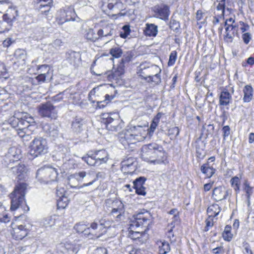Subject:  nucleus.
<instances>
[{"label": "nucleus", "instance_id": "f257e3e1", "mask_svg": "<svg viewBox=\"0 0 254 254\" xmlns=\"http://www.w3.org/2000/svg\"><path fill=\"white\" fill-rule=\"evenodd\" d=\"M151 216L148 211L137 214L130 221L128 236L131 239L142 244L148 239V226L151 222Z\"/></svg>", "mask_w": 254, "mask_h": 254}, {"label": "nucleus", "instance_id": "f03ea898", "mask_svg": "<svg viewBox=\"0 0 254 254\" xmlns=\"http://www.w3.org/2000/svg\"><path fill=\"white\" fill-rule=\"evenodd\" d=\"M148 134L146 124L131 126L128 129L120 134L119 141L125 148H127L131 144L143 141Z\"/></svg>", "mask_w": 254, "mask_h": 254}, {"label": "nucleus", "instance_id": "7ed1b4c3", "mask_svg": "<svg viewBox=\"0 0 254 254\" xmlns=\"http://www.w3.org/2000/svg\"><path fill=\"white\" fill-rule=\"evenodd\" d=\"M9 123L13 128H15L19 137L29 138L35 121L32 116L26 114L20 119L14 116L11 117Z\"/></svg>", "mask_w": 254, "mask_h": 254}, {"label": "nucleus", "instance_id": "20e7f679", "mask_svg": "<svg viewBox=\"0 0 254 254\" xmlns=\"http://www.w3.org/2000/svg\"><path fill=\"white\" fill-rule=\"evenodd\" d=\"M27 187L26 183H19L15 186L14 190L10 194L11 210H15L19 208H21L24 212L29 210L24 199Z\"/></svg>", "mask_w": 254, "mask_h": 254}, {"label": "nucleus", "instance_id": "39448f33", "mask_svg": "<svg viewBox=\"0 0 254 254\" xmlns=\"http://www.w3.org/2000/svg\"><path fill=\"white\" fill-rule=\"evenodd\" d=\"M48 149L47 140L42 137H37L30 142L29 151L31 156L36 157L48 153Z\"/></svg>", "mask_w": 254, "mask_h": 254}, {"label": "nucleus", "instance_id": "423d86ee", "mask_svg": "<svg viewBox=\"0 0 254 254\" xmlns=\"http://www.w3.org/2000/svg\"><path fill=\"white\" fill-rule=\"evenodd\" d=\"M76 180L78 182L83 181L89 182L84 183L80 187H84L92 185L97 180V177L93 174L90 172H86L84 171H80L70 175L68 177V184L71 187H74L72 185L73 182Z\"/></svg>", "mask_w": 254, "mask_h": 254}, {"label": "nucleus", "instance_id": "0eeeda50", "mask_svg": "<svg viewBox=\"0 0 254 254\" xmlns=\"http://www.w3.org/2000/svg\"><path fill=\"white\" fill-rule=\"evenodd\" d=\"M57 176L56 169L50 166H44L39 169L36 175V178L39 181L46 184L56 181Z\"/></svg>", "mask_w": 254, "mask_h": 254}, {"label": "nucleus", "instance_id": "6e6552de", "mask_svg": "<svg viewBox=\"0 0 254 254\" xmlns=\"http://www.w3.org/2000/svg\"><path fill=\"white\" fill-rule=\"evenodd\" d=\"M102 122L109 130L118 131L122 127L123 123L118 114H104L102 115Z\"/></svg>", "mask_w": 254, "mask_h": 254}, {"label": "nucleus", "instance_id": "1a4fd4ad", "mask_svg": "<svg viewBox=\"0 0 254 254\" xmlns=\"http://www.w3.org/2000/svg\"><path fill=\"white\" fill-rule=\"evenodd\" d=\"M157 149H161V145L155 143L143 145L141 150V158L146 162L151 163L154 159L155 154Z\"/></svg>", "mask_w": 254, "mask_h": 254}, {"label": "nucleus", "instance_id": "9d476101", "mask_svg": "<svg viewBox=\"0 0 254 254\" xmlns=\"http://www.w3.org/2000/svg\"><path fill=\"white\" fill-rule=\"evenodd\" d=\"M102 8L104 11L120 14L124 9V5L121 0H102Z\"/></svg>", "mask_w": 254, "mask_h": 254}, {"label": "nucleus", "instance_id": "9b49d317", "mask_svg": "<svg viewBox=\"0 0 254 254\" xmlns=\"http://www.w3.org/2000/svg\"><path fill=\"white\" fill-rule=\"evenodd\" d=\"M88 237L90 239H96L101 237L106 232V229L102 223L98 224L95 222L88 225L87 231Z\"/></svg>", "mask_w": 254, "mask_h": 254}, {"label": "nucleus", "instance_id": "f8f14e48", "mask_svg": "<svg viewBox=\"0 0 254 254\" xmlns=\"http://www.w3.org/2000/svg\"><path fill=\"white\" fill-rule=\"evenodd\" d=\"M1 5V9L8 7L6 13L3 15V19L7 22V24H12L13 20L17 16V10L15 7L9 6V2L7 0L0 1V5Z\"/></svg>", "mask_w": 254, "mask_h": 254}, {"label": "nucleus", "instance_id": "ddd939ff", "mask_svg": "<svg viewBox=\"0 0 254 254\" xmlns=\"http://www.w3.org/2000/svg\"><path fill=\"white\" fill-rule=\"evenodd\" d=\"M38 112L42 117L52 119H55L57 117V111L55 107L50 103H46L39 106Z\"/></svg>", "mask_w": 254, "mask_h": 254}, {"label": "nucleus", "instance_id": "4468645a", "mask_svg": "<svg viewBox=\"0 0 254 254\" xmlns=\"http://www.w3.org/2000/svg\"><path fill=\"white\" fill-rule=\"evenodd\" d=\"M31 227L30 225H18L13 228L12 235L16 240H21L27 236Z\"/></svg>", "mask_w": 254, "mask_h": 254}, {"label": "nucleus", "instance_id": "2eb2a0df", "mask_svg": "<svg viewBox=\"0 0 254 254\" xmlns=\"http://www.w3.org/2000/svg\"><path fill=\"white\" fill-rule=\"evenodd\" d=\"M60 13L61 17L58 18V23L60 24L71 20H75L76 13L74 8L71 6L67 7L66 9L61 10Z\"/></svg>", "mask_w": 254, "mask_h": 254}, {"label": "nucleus", "instance_id": "dca6fc26", "mask_svg": "<svg viewBox=\"0 0 254 254\" xmlns=\"http://www.w3.org/2000/svg\"><path fill=\"white\" fill-rule=\"evenodd\" d=\"M161 69L157 65H154L147 67H140L138 69L137 73L138 76L141 78L148 80L151 75L153 74L155 72H161Z\"/></svg>", "mask_w": 254, "mask_h": 254}, {"label": "nucleus", "instance_id": "f3484780", "mask_svg": "<svg viewBox=\"0 0 254 254\" xmlns=\"http://www.w3.org/2000/svg\"><path fill=\"white\" fill-rule=\"evenodd\" d=\"M154 16L157 18L166 20L169 15V7L165 4L157 5L153 7Z\"/></svg>", "mask_w": 254, "mask_h": 254}, {"label": "nucleus", "instance_id": "a211bd4d", "mask_svg": "<svg viewBox=\"0 0 254 254\" xmlns=\"http://www.w3.org/2000/svg\"><path fill=\"white\" fill-rule=\"evenodd\" d=\"M231 193V190H226L223 187H219L213 190L212 196L215 200L220 201L226 199Z\"/></svg>", "mask_w": 254, "mask_h": 254}, {"label": "nucleus", "instance_id": "6ab92c4d", "mask_svg": "<svg viewBox=\"0 0 254 254\" xmlns=\"http://www.w3.org/2000/svg\"><path fill=\"white\" fill-rule=\"evenodd\" d=\"M113 208L111 211V215L115 217L116 221L119 222L123 216L124 212V205L123 203L119 200L114 201L113 203Z\"/></svg>", "mask_w": 254, "mask_h": 254}, {"label": "nucleus", "instance_id": "aec40b11", "mask_svg": "<svg viewBox=\"0 0 254 254\" xmlns=\"http://www.w3.org/2000/svg\"><path fill=\"white\" fill-rule=\"evenodd\" d=\"M21 157L20 150L13 146L9 148L7 153L5 156V160L6 162H14L19 160Z\"/></svg>", "mask_w": 254, "mask_h": 254}, {"label": "nucleus", "instance_id": "412c9836", "mask_svg": "<svg viewBox=\"0 0 254 254\" xmlns=\"http://www.w3.org/2000/svg\"><path fill=\"white\" fill-rule=\"evenodd\" d=\"M225 33L224 40L228 43H232L236 34L238 33L236 25H225Z\"/></svg>", "mask_w": 254, "mask_h": 254}, {"label": "nucleus", "instance_id": "4be33fe9", "mask_svg": "<svg viewBox=\"0 0 254 254\" xmlns=\"http://www.w3.org/2000/svg\"><path fill=\"white\" fill-rule=\"evenodd\" d=\"M154 159L152 163L154 164H160L165 163L167 160V154L164 150L163 147L161 145V149H157L156 151Z\"/></svg>", "mask_w": 254, "mask_h": 254}, {"label": "nucleus", "instance_id": "5701e85b", "mask_svg": "<svg viewBox=\"0 0 254 254\" xmlns=\"http://www.w3.org/2000/svg\"><path fill=\"white\" fill-rule=\"evenodd\" d=\"M114 31L113 26L112 24H109L106 26L102 27L98 31L99 39L107 38L108 41L106 43H107L113 34Z\"/></svg>", "mask_w": 254, "mask_h": 254}, {"label": "nucleus", "instance_id": "b1692460", "mask_svg": "<svg viewBox=\"0 0 254 254\" xmlns=\"http://www.w3.org/2000/svg\"><path fill=\"white\" fill-rule=\"evenodd\" d=\"M145 180L144 177H140L133 181V187L138 194L144 195L146 194L145 188L143 186Z\"/></svg>", "mask_w": 254, "mask_h": 254}, {"label": "nucleus", "instance_id": "393cba45", "mask_svg": "<svg viewBox=\"0 0 254 254\" xmlns=\"http://www.w3.org/2000/svg\"><path fill=\"white\" fill-rule=\"evenodd\" d=\"M11 171L17 176L18 179L22 180L26 176L28 169L24 164H19L17 166L11 167Z\"/></svg>", "mask_w": 254, "mask_h": 254}, {"label": "nucleus", "instance_id": "a878e982", "mask_svg": "<svg viewBox=\"0 0 254 254\" xmlns=\"http://www.w3.org/2000/svg\"><path fill=\"white\" fill-rule=\"evenodd\" d=\"M14 64L17 66H23L25 64L26 59V53L22 49H18L14 53Z\"/></svg>", "mask_w": 254, "mask_h": 254}, {"label": "nucleus", "instance_id": "bb28decb", "mask_svg": "<svg viewBox=\"0 0 254 254\" xmlns=\"http://www.w3.org/2000/svg\"><path fill=\"white\" fill-rule=\"evenodd\" d=\"M243 98L244 103L250 102L254 96V89L250 84L245 85L243 89Z\"/></svg>", "mask_w": 254, "mask_h": 254}, {"label": "nucleus", "instance_id": "cd10ccee", "mask_svg": "<svg viewBox=\"0 0 254 254\" xmlns=\"http://www.w3.org/2000/svg\"><path fill=\"white\" fill-rule=\"evenodd\" d=\"M43 129L50 136L56 137L58 135V127L54 124H46L43 126Z\"/></svg>", "mask_w": 254, "mask_h": 254}, {"label": "nucleus", "instance_id": "c85d7f7f", "mask_svg": "<svg viewBox=\"0 0 254 254\" xmlns=\"http://www.w3.org/2000/svg\"><path fill=\"white\" fill-rule=\"evenodd\" d=\"M95 156V159L100 165L103 163H106L108 160V154L105 150H99L93 153Z\"/></svg>", "mask_w": 254, "mask_h": 254}, {"label": "nucleus", "instance_id": "c756f323", "mask_svg": "<svg viewBox=\"0 0 254 254\" xmlns=\"http://www.w3.org/2000/svg\"><path fill=\"white\" fill-rule=\"evenodd\" d=\"M156 245L158 248V253L159 254H167L170 250V246L168 242L165 241H157Z\"/></svg>", "mask_w": 254, "mask_h": 254}, {"label": "nucleus", "instance_id": "7c9ffc66", "mask_svg": "<svg viewBox=\"0 0 254 254\" xmlns=\"http://www.w3.org/2000/svg\"><path fill=\"white\" fill-rule=\"evenodd\" d=\"M83 34L84 37L89 42H94L99 39L98 33H96L91 28L85 30Z\"/></svg>", "mask_w": 254, "mask_h": 254}, {"label": "nucleus", "instance_id": "2f4dec72", "mask_svg": "<svg viewBox=\"0 0 254 254\" xmlns=\"http://www.w3.org/2000/svg\"><path fill=\"white\" fill-rule=\"evenodd\" d=\"M231 100V95L229 92L226 90H223L219 97V103L222 106H227L229 104Z\"/></svg>", "mask_w": 254, "mask_h": 254}, {"label": "nucleus", "instance_id": "473e14b6", "mask_svg": "<svg viewBox=\"0 0 254 254\" xmlns=\"http://www.w3.org/2000/svg\"><path fill=\"white\" fill-rule=\"evenodd\" d=\"M158 32V28L156 25L154 24H146V28L144 30L145 35L148 36L155 37Z\"/></svg>", "mask_w": 254, "mask_h": 254}, {"label": "nucleus", "instance_id": "72a5a7b5", "mask_svg": "<svg viewBox=\"0 0 254 254\" xmlns=\"http://www.w3.org/2000/svg\"><path fill=\"white\" fill-rule=\"evenodd\" d=\"M221 210L218 204H213L208 207L207 212L209 217L213 218L219 214Z\"/></svg>", "mask_w": 254, "mask_h": 254}, {"label": "nucleus", "instance_id": "f704fd0d", "mask_svg": "<svg viewBox=\"0 0 254 254\" xmlns=\"http://www.w3.org/2000/svg\"><path fill=\"white\" fill-rule=\"evenodd\" d=\"M44 68L45 69L47 70L46 73H41L36 76V79L37 80L38 82H43L46 80V78L49 77V70L50 69L48 67V65L46 64H43L39 66L38 69H42Z\"/></svg>", "mask_w": 254, "mask_h": 254}, {"label": "nucleus", "instance_id": "c9c22d12", "mask_svg": "<svg viewBox=\"0 0 254 254\" xmlns=\"http://www.w3.org/2000/svg\"><path fill=\"white\" fill-rule=\"evenodd\" d=\"M84 122L80 118L74 119L71 124V128L75 132H80L82 129L83 126Z\"/></svg>", "mask_w": 254, "mask_h": 254}, {"label": "nucleus", "instance_id": "e433bc0d", "mask_svg": "<svg viewBox=\"0 0 254 254\" xmlns=\"http://www.w3.org/2000/svg\"><path fill=\"white\" fill-rule=\"evenodd\" d=\"M243 190L246 193L248 203L249 205L250 204V197L253 193L254 188L250 186L248 181H245L243 184Z\"/></svg>", "mask_w": 254, "mask_h": 254}, {"label": "nucleus", "instance_id": "4c0bfd02", "mask_svg": "<svg viewBox=\"0 0 254 254\" xmlns=\"http://www.w3.org/2000/svg\"><path fill=\"white\" fill-rule=\"evenodd\" d=\"M201 171L202 173L210 178L215 173V170L212 167H210L208 163L204 164L200 168Z\"/></svg>", "mask_w": 254, "mask_h": 254}, {"label": "nucleus", "instance_id": "58836bf2", "mask_svg": "<svg viewBox=\"0 0 254 254\" xmlns=\"http://www.w3.org/2000/svg\"><path fill=\"white\" fill-rule=\"evenodd\" d=\"M61 249L63 254H64L65 252L69 254H74L77 252V249L73 245L69 243H66L64 246L62 245Z\"/></svg>", "mask_w": 254, "mask_h": 254}, {"label": "nucleus", "instance_id": "ea45409f", "mask_svg": "<svg viewBox=\"0 0 254 254\" xmlns=\"http://www.w3.org/2000/svg\"><path fill=\"white\" fill-rule=\"evenodd\" d=\"M134 163V159L132 157H129L126 160H124L121 163L122 170L124 171L125 173L129 172V170L127 169L132 166Z\"/></svg>", "mask_w": 254, "mask_h": 254}, {"label": "nucleus", "instance_id": "a19ab883", "mask_svg": "<svg viewBox=\"0 0 254 254\" xmlns=\"http://www.w3.org/2000/svg\"><path fill=\"white\" fill-rule=\"evenodd\" d=\"M82 159L88 165L90 166H99V163L95 159V156L94 154L91 155H87L86 156L82 157Z\"/></svg>", "mask_w": 254, "mask_h": 254}, {"label": "nucleus", "instance_id": "79ce46f5", "mask_svg": "<svg viewBox=\"0 0 254 254\" xmlns=\"http://www.w3.org/2000/svg\"><path fill=\"white\" fill-rule=\"evenodd\" d=\"M230 183L231 186L233 188L234 190H235L236 193H239L240 190V187L241 183V179L237 176L233 177L230 180Z\"/></svg>", "mask_w": 254, "mask_h": 254}, {"label": "nucleus", "instance_id": "37998d69", "mask_svg": "<svg viewBox=\"0 0 254 254\" xmlns=\"http://www.w3.org/2000/svg\"><path fill=\"white\" fill-rule=\"evenodd\" d=\"M88 228V225H86L82 222L76 224L74 226V229L78 233H83L85 236L87 237L88 232L86 231Z\"/></svg>", "mask_w": 254, "mask_h": 254}, {"label": "nucleus", "instance_id": "c03bdc74", "mask_svg": "<svg viewBox=\"0 0 254 254\" xmlns=\"http://www.w3.org/2000/svg\"><path fill=\"white\" fill-rule=\"evenodd\" d=\"M125 72V66L123 64H120L117 68L113 73V78L115 80L118 79Z\"/></svg>", "mask_w": 254, "mask_h": 254}, {"label": "nucleus", "instance_id": "a18cd8bd", "mask_svg": "<svg viewBox=\"0 0 254 254\" xmlns=\"http://www.w3.org/2000/svg\"><path fill=\"white\" fill-rule=\"evenodd\" d=\"M68 199L67 197L62 195L57 200V206L58 208L64 209L66 207L68 203Z\"/></svg>", "mask_w": 254, "mask_h": 254}, {"label": "nucleus", "instance_id": "49530a36", "mask_svg": "<svg viewBox=\"0 0 254 254\" xmlns=\"http://www.w3.org/2000/svg\"><path fill=\"white\" fill-rule=\"evenodd\" d=\"M231 227L227 225L225 227V229L222 234L223 239L227 241H230L233 237V235L231 233Z\"/></svg>", "mask_w": 254, "mask_h": 254}, {"label": "nucleus", "instance_id": "de8ad7c7", "mask_svg": "<svg viewBox=\"0 0 254 254\" xmlns=\"http://www.w3.org/2000/svg\"><path fill=\"white\" fill-rule=\"evenodd\" d=\"M110 54L115 58H119L123 54V51L118 46H115L110 49Z\"/></svg>", "mask_w": 254, "mask_h": 254}, {"label": "nucleus", "instance_id": "09e8293b", "mask_svg": "<svg viewBox=\"0 0 254 254\" xmlns=\"http://www.w3.org/2000/svg\"><path fill=\"white\" fill-rule=\"evenodd\" d=\"M238 31L240 30L242 33L248 32L250 29V26L248 24L242 21H240L236 25Z\"/></svg>", "mask_w": 254, "mask_h": 254}, {"label": "nucleus", "instance_id": "8fccbe9b", "mask_svg": "<svg viewBox=\"0 0 254 254\" xmlns=\"http://www.w3.org/2000/svg\"><path fill=\"white\" fill-rule=\"evenodd\" d=\"M53 0H35V1L37 3H41L40 5V8H41L42 7L46 8L44 11H42V12H47L49 11L50 8V4L52 3Z\"/></svg>", "mask_w": 254, "mask_h": 254}, {"label": "nucleus", "instance_id": "3c124183", "mask_svg": "<svg viewBox=\"0 0 254 254\" xmlns=\"http://www.w3.org/2000/svg\"><path fill=\"white\" fill-rule=\"evenodd\" d=\"M114 98V96L106 94L105 95V99L104 101L97 102L98 107L99 108H103L105 107Z\"/></svg>", "mask_w": 254, "mask_h": 254}, {"label": "nucleus", "instance_id": "603ef678", "mask_svg": "<svg viewBox=\"0 0 254 254\" xmlns=\"http://www.w3.org/2000/svg\"><path fill=\"white\" fill-rule=\"evenodd\" d=\"M160 73V72H155L153 74L151 75L147 81L154 82L156 84H159L161 81Z\"/></svg>", "mask_w": 254, "mask_h": 254}, {"label": "nucleus", "instance_id": "864d4df0", "mask_svg": "<svg viewBox=\"0 0 254 254\" xmlns=\"http://www.w3.org/2000/svg\"><path fill=\"white\" fill-rule=\"evenodd\" d=\"M11 26V24H7V22L3 20L2 22H0V33H4L8 31Z\"/></svg>", "mask_w": 254, "mask_h": 254}, {"label": "nucleus", "instance_id": "5fc2aeb1", "mask_svg": "<svg viewBox=\"0 0 254 254\" xmlns=\"http://www.w3.org/2000/svg\"><path fill=\"white\" fill-rule=\"evenodd\" d=\"M242 38L244 43L247 45L252 39V35L250 32H245L242 34Z\"/></svg>", "mask_w": 254, "mask_h": 254}, {"label": "nucleus", "instance_id": "6e6d98bb", "mask_svg": "<svg viewBox=\"0 0 254 254\" xmlns=\"http://www.w3.org/2000/svg\"><path fill=\"white\" fill-rule=\"evenodd\" d=\"M145 124L147 125L146 123ZM158 124L159 123L152 120L149 128H148L147 126L146 125V129L148 130V134H149L150 135H151L153 133L156 128V127L158 126Z\"/></svg>", "mask_w": 254, "mask_h": 254}, {"label": "nucleus", "instance_id": "4d7b16f0", "mask_svg": "<svg viewBox=\"0 0 254 254\" xmlns=\"http://www.w3.org/2000/svg\"><path fill=\"white\" fill-rule=\"evenodd\" d=\"M225 1V0H221L220 2L218 3L216 7L217 10L220 11L219 14L220 16H223L224 14Z\"/></svg>", "mask_w": 254, "mask_h": 254}, {"label": "nucleus", "instance_id": "13d9d810", "mask_svg": "<svg viewBox=\"0 0 254 254\" xmlns=\"http://www.w3.org/2000/svg\"><path fill=\"white\" fill-rule=\"evenodd\" d=\"M242 246L244 248L243 253L244 254H253L249 243L245 241L243 243Z\"/></svg>", "mask_w": 254, "mask_h": 254}, {"label": "nucleus", "instance_id": "bf43d9fd", "mask_svg": "<svg viewBox=\"0 0 254 254\" xmlns=\"http://www.w3.org/2000/svg\"><path fill=\"white\" fill-rule=\"evenodd\" d=\"M205 223L206 226L204 228V231L207 232L213 226V218L208 216V218L205 220Z\"/></svg>", "mask_w": 254, "mask_h": 254}, {"label": "nucleus", "instance_id": "052dcab7", "mask_svg": "<svg viewBox=\"0 0 254 254\" xmlns=\"http://www.w3.org/2000/svg\"><path fill=\"white\" fill-rule=\"evenodd\" d=\"M177 58V52L176 51H173L170 55L169 60L168 62V65L169 66L173 65L176 60Z\"/></svg>", "mask_w": 254, "mask_h": 254}, {"label": "nucleus", "instance_id": "680f3d73", "mask_svg": "<svg viewBox=\"0 0 254 254\" xmlns=\"http://www.w3.org/2000/svg\"><path fill=\"white\" fill-rule=\"evenodd\" d=\"M45 51L50 54H53L56 53L58 50L57 49V48L55 47V45H53L52 43L49 44L45 50Z\"/></svg>", "mask_w": 254, "mask_h": 254}, {"label": "nucleus", "instance_id": "e2e57ef3", "mask_svg": "<svg viewBox=\"0 0 254 254\" xmlns=\"http://www.w3.org/2000/svg\"><path fill=\"white\" fill-rule=\"evenodd\" d=\"M132 58V56L130 52H127L124 56L122 59V63L121 64H124L125 63H128L131 61Z\"/></svg>", "mask_w": 254, "mask_h": 254}, {"label": "nucleus", "instance_id": "0e129e2a", "mask_svg": "<svg viewBox=\"0 0 254 254\" xmlns=\"http://www.w3.org/2000/svg\"><path fill=\"white\" fill-rule=\"evenodd\" d=\"M65 166H68V169H74L77 167V164L74 162L73 159H69L67 162L64 163Z\"/></svg>", "mask_w": 254, "mask_h": 254}, {"label": "nucleus", "instance_id": "69168bd1", "mask_svg": "<svg viewBox=\"0 0 254 254\" xmlns=\"http://www.w3.org/2000/svg\"><path fill=\"white\" fill-rule=\"evenodd\" d=\"M212 252L213 254H222L224 253L225 249L223 246H221L212 249Z\"/></svg>", "mask_w": 254, "mask_h": 254}, {"label": "nucleus", "instance_id": "338daca9", "mask_svg": "<svg viewBox=\"0 0 254 254\" xmlns=\"http://www.w3.org/2000/svg\"><path fill=\"white\" fill-rule=\"evenodd\" d=\"M222 131L224 139L230 134V128L228 126H224L222 128Z\"/></svg>", "mask_w": 254, "mask_h": 254}, {"label": "nucleus", "instance_id": "774afa93", "mask_svg": "<svg viewBox=\"0 0 254 254\" xmlns=\"http://www.w3.org/2000/svg\"><path fill=\"white\" fill-rule=\"evenodd\" d=\"M14 42V40H13L12 38H8L3 42L2 45L4 47H8L12 43Z\"/></svg>", "mask_w": 254, "mask_h": 254}]
</instances>
